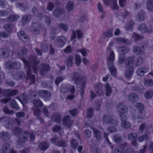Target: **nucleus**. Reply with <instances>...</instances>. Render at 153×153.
<instances>
[{
    "label": "nucleus",
    "mask_w": 153,
    "mask_h": 153,
    "mask_svg": "<svg viewBox=\"0 0 153 153\" xmlns=\"http://www.w3.org/2000/svg\"><path fill=\"white\" fill-rule=\"evenodd\" d=\"M114 42H111L108 45L106 52L110 53V55L108 57V64L109 65L110 72L112 75L115 74L114 60V52L112 50L114 48Z\"/></svg>",
    "instance_id": "obj_1"
},
{
    "label": "nucleus",
    "mask_w": 153,
    "mask_h": 153,
    "mask_svg": "<svg viewBox=\"0 0 153 153\" xmlns=\"http://www.w3.org/2000/svg\"><path fill=\"white\" fill-rule=\"evenodd\" d=\"M60 91L62 93H65L67 91L68 92L69 95L67 97L68 99L72 100L73 99L74 96L73 94L75 90L74 86H70L69 85H64L60 87Z\"/></svg>",
    "instance_id": "obj_2"
},
{
    "label": "nucleus",
    "mask_w": 153,
    "mask_h": 153,
    "mask_svg": "<svg viewBox=\"0 0 153 153\" xmlns=\"http://www.w3.org/2000/svg\"><path fill=\"white\" fill-rule=\"evenodd\" d=\"M113 36V30L109 29L102 33L100 37L99 42L100 43L106 42Z\"/></svg>",
    "instance_id": "obj_3"
},
{
    "label": "nucleus",
    "mask_w": 153,
    "mask_h": 153,
    "mask_svg": "<svg viewBox=\"0 0 153 153\" xmlns=\"http://www.w3.org/2000/svg\"><path fill=\"white\" fill-rule=\"evenodd\" d=\"M79 75L77 73H74V76L72 78V81H74V82L76 84H79L81 85L83 87L85 84L86 81L85 78V77L81 76L79 78Z\"/></svg>",
    "instance_id": "obj_4"
},
{
    "label": "nucleus",
    "mask_w": 153,
    "mask_h": 153,
    "mask_svg": "<svg viewBox=\"0 0 153 153\" xmlns=\"http://www.w3.org/2000/svg\"><path fill=\"white\" fill-rule=\"evenodd\" d=\"M138 29L142 33H151L153 30L151 26H149L148 28H147L146 25L144 23H142L140 24L138 27Z\"/></svg>",
    "instance_id": "obj_5"
},
{
    "label": "nucleus",
    "mask_w": 153,
    "mask_h": 153,
    "mask_svg": "<svg viewBox=\"0 0 153 153\" xmlns=\"http://www.w3.org/2000/svg\"><path fill=\"white\" fill-rule=\"evenodd\" d=\"M117 111L120 114H125L128 110L127 107L123 103L118 105L117 107Z\"/></svg>",
    "instance_id": "obj_6"
},
{
    "label": "nucleus",
    "mask_w": 153,
    "mask_h": 153,
    "mask_svg": "<svg viewBox=\"0 0 153 153\" xmlns=\"http://www.w3.org/2000/svg\"><path fill=\"white\" fill-rule=\"evenodd\" d=\"M145 17V12L143 10H140L136 16V19L138 22H142L144 20Z\"/></svg>",
    "instance_id": "obj_7"
},
{
    "label": "nucleus",
    "mask_w": 153,
    "mask_h": 153,
    "mask_svg": "<svg viewBox=\"0 0 153 153\" xmlns=\"http://www.w3.org/2000/svg\"><path fill=\"white\" fill-rule=\"evenodd\" d=\"M73 33L71 39L72 40L76 38V35L78 39L81 38L83 36V31L82 30H77L76 32L73 31Z\"/></svg>",
    "instance_id": "obj_8"
},
{
    "label": "nucleus",
    "mask_w": 153,
    "mask_h": 153,
    "mask_svg": "<svg viewBox=\"0 0 153 153\" xmlns=\"http://www.w3.org/2000/svg\"><path fill=\"white\" fill-rule=\"evenodd\" d=\"M128 99L132 102H135L139 100L137 94L135 93H131L128 96Z\"/></svg>",
    "instance_id": "obj_9"
},
{
    "label": "nucleus",
    "mask_w": 153,
    "mask_h": 153,
    "mask_svg": "<svg viewBox=\"0 0 153 153\" xmlns=\"http://www.w3.org/2000/svg\"><path fill=\"white\" fill-rule=\"evenodd\" d=\"M148 71V68L146 67H142L137 70V73L140 76H143L145 73Z\"/></svg>",
    "instance_id": "obj_10"
},
{
    "label": "nucleus",
    "mask_w": 153,
    "mask_h": 153,
    "mask_svg": "<svg viewBox=\"0 0 153 153\" xmlns=\"http://www.w3.org/2000/svg\"><path fill=\"white\" fill-rule=\"evenodd\" d=\"M18 36L19 38L24 42H26L29 39L28 36L25 35L24 32L23 31H21L18 32Z\"/></svg>",
    "instance_id": "obj_11"
},
{
    "label": "nucleus",
    "mask_w": 153,
    "mask_h": 153,
    "mask_svg": "<svg viewBox=\"0 0 153 153\" xmlns=\"http://www.w3.org/2000/svg\"><path fill=\"white\" fill-rule=\"evenodd\" d=\"M135 60L134 56H131L126 59L125 66L126 67L133 65L134 62Z\"/></svg>",
    "instance_id": "obj_12"
},
{
    "label": "nucleus",
    "mask_w": 153,
    "mask_h": 153,
    "mask_svg": "<svg viewBox=\"0 0 153 153\" xmlns=\"http://www.w3.org/2000/svg\"><path fill=\"white\" fill-rule=\"evenodd\" d=\"M134 69L133 67H131L126 69L125 72V74L127 78H131L133 74Z\"/></svg>",
    "instance_id": "obj_13"
},
{
    "label": "nucleus",
    "mask_w": 153,
    "mask_h": 153,
    "mask_svg": "<svg viewBox=\"0 0 153 153\" xmlns=\"http://www.w3.org/2000/svg\"><path fill=\"white\" fill-rule=\"evenodd\" d=\"M117 43L129 44L130 43V40L127 39H124L122 37L117 38L116 39Z\"/></svg>",
    "instance_id": "obj_14"
},
{
    "label": "nucleus",
    "mask_w": 153,
    "mask_h": 153,
    "mask_svg": "<svg viewBox=\"0 0 153 153\" xmlns=\"http://www.w3.org/2000/svg\"><path fill=\"white\" fill-rule=\"evenodd\" d=\"M146 6L148 11H153V0H148L146 3Z\"/></svg>",
    "instance_id": "obj_15"
},
{
    "label": "nucleus",
    "mask_w": 153,
    "mask_h": 153,
    "mask_svg": "<svg viewBox=\"0 0 153 153\" xmlns=\"http://www.w3.org/2000/svg\"><path fill=\"white\" fill-rule=\"evenodd\" d=\"M57 41L59 43V46L62 47L65 45L66 42V39L65 37L62 36L58 38Z\"/></svg>",
    "instance_id": "obj_16"
},
{
    "label": "nucleus",
    "mask_w": 153,
    "mask_h": 153,
    "mask_svg": "<svg viewBox=\"0 0 153 153\" xmlns=\"http://www.w3.org/2000/svg\"><path fill=\"white\" fill-rule=\"evenodd\" d=\"M128 50V48L126 46H123L119 47L117 50V51L119 52L123 53H126Z\"/></svg>",
    "instance_id": "obj_17"
},
{
    "label": "nucleus",
    "mask_w": 153,
    "mask_h": 153,
    "mask_svg": "<svg viewBox=\"0 0 153 153\" xmlns=\"http://www.w3.org/2000/svg\"><path fill=\"white\" fill-rule=\"evenodd\" d=\"M133 51L138 55H140L143 54V51L138 46L134 47L133 48Z\"/></svg>",
    "instance_id": "obj_18"
},
{
    "label": "nucleus",
    "mask_w": 153,
    "mask_h": 153,
    "mask_svg": "<svg viewBox=\"0 0 153 153\" xmlns=\"http://www.w3.org/2000/svg\"><path fill=\"white\" fill-rule=\"evenodd\" d=\"M105 94L106 96L109 97L111 94V88L109 86L108 83H107L105 85Z\"/></svg>",
    "instance_id": "obj_19"
},
{
    "label": "nucleus",
    "mask_w": 153,
    "mask_h": 153,
    "mask_svg": "<svg viewBox=\"0 0 153 153\" xmlns=\"http://www.w3.org/2000/svg\"><path fill=\"white\" fill-rule=\"evenodd\" d=\"M63 124L68 126H70V124H72V122L70 120V119L69 116H66L65 117L63 120Z\"/></svg>",
    "instance_id": "obj_20"
},
{
    "label": "nucleus",
    "mask_w": 153,
    "mask_h": 153,
    "mask_svg": "<svg viewBox=\"0 0 153 153\" xmlns=\"http://www.w3.org/2000/svg\"><path fill=\"white\" fill-rule=\"evenodd\" d=\"M134 24V22L133 20L131 21L126 25L125 27L126 29L128 30H132V27Z\"/></svg>",
    "instance_id": "obj_21"
},
{
    "label": "nucleus",
    "mask_w": 153,
    "mask_h": 153,
    "mask_svg": "<svg viewBox=\"0 0 153 153\" xmlns=\"http://www.w3.org/2000/svg\"><path fill=\"white\" fill-rule=\"evenodd\" d=\"M137 116L138 121L140 122L144 119L145 117V114L144 112L140 111L138 114Z\"/></svg>",
    "instance_id": "obj_22"
},
{
    "label": "nucleus",
    "mask_w": 153,
    "mask_h": 153,
    "mask_svg": "<svg viewBox=\"0 0 153 153\" xmlns=\"http://www.w3.org/2000/svg\"><path fill=\"white\" fill-rule=\"evenodd\" d=\"M32 26L33 27V30H34V33L35 34L39 33L40 30L39 25L36 23H34L32 24Z\"/></svg>",
    "instance_id": "obj_23"
},
{
    "label": "nucleus",
    "mask_w": 153,
    "mask_h": 153,
    "mask_svg": "<svg viewBox=\"0 0 153 153\" xmlns=\"http://www.w3.org/2000/svg\"><path fill=\"white\" fill-rule=\"evenodd\" d=\"M137 133L133 132L130 134L128 136V139L131 141L136 140L137 138Z\"/></svg>",
    "instance_id": "obj_24"
},
{
    "label": "nucleus",
    "mask_w": 153,
    "mask_h": 153,
    "mask_svg": "<svg viewBox=\"0 0 153 153\" xmlns=\"http://www.w3.org/2000/svg\"><path fill=\"white\" fill-rule=\"evenodd\" d=\"M144 84L148 86H152L153 85V80L152 79H145L143 80Z\"/></svg>",
    "instance_id": "obj_25"
},
{
    "label": "nucleus",
    "mask_w": 153,
    "mask_h": 153,
    "mask_svg": "<svg viewBox=\"0 0 153 153\" xmlns=\"http://www.w3.org/2000/svg\"><path fill=\"white\" fill-rule=\"evenodd\" d=\"M49 146V144L47 142L43 143L40 144L39 146L40 150L45 151L47 149Z\"/></svg>",
    "instance_id": "obj_26"
},
{
    "label": "nucleus",
    "mask_w": 153,
    "mask_h": 153,
    "mask_svg": "<svg viewBox=\"0 0 153 153\" xmlns=\"http://www.w3.org/2000/svg\"><path fill=\"white\" fill-rule=\"evenodd\" d=\"M100 87L101 85L100 84H97L95 86V90L99 95H101L103 94L102 91Z\"/></svg>",
    "instance_id": "obj_27"
},
{
    "label": "nucleus",
    "mask_w": 153,
    "mask_h": 153,
    "mask_svg": "<svg viewBox=\"0 0 153 153\" xmlns=\"http://www.w3.org/2000/svg\"><path fill=\"white\" fill-rule=\"evenodd\" d=\"M104 1V4L106 5H109V3H110L111 4V8L114 10L115 9V6H114V0H103Z\"/></svg>",
    "instance_id": "obj_28"
},
{
    "label": "nucleus",
    "mask_w": 153,
    "mask_h": 153,
    "mask_svg": "<svg viewBox=\"0 0 153 153\" xmlns=\"http://www.w3.org/2000/svg\"><path fill=\"white\" fill-rule=\"evenodd\" d=\"M148 139V136L147 134H144L139 137L138 138V140L140 142H142L144 140H146Z\"/></svg>",
    "instance_id": "obj_29"
},
{
    "label": "nucleus",
    "mask_w": 153,
    "mask_h": 153,
    "mask_svg": "<svg viewBox=\"0 0 153 153\" xmlns=\"http://www.w3.org/2000/svg\"><path fill=\"white\" fill-rule=\"evenodd\" d=\"M153 95V90H150L146 92L145 94V97L146 98H151Z\"/></svg>",
    "instance_id": "obj_30"
},
{
    "label": "nucleus",
    "mask_w": 153,
    "mask_h": 153,
    "mask_svg": "<svg viewBox=\"0 0 153 153\" xmlns=\"http://www.w3.org/2000/svg\"><path fill=\"white\" fill-rule=\"evenodd\" d=\"M95 136L96 138L98 140H100L101 138V135L100 132L96 129H92Z\"/></svg>",
    "instance_id": "obj_31"
},
{
    "label": "nucleus",
    "mask_w": 153,
    "mask_h": 153,
    "mask_svg": "<svg viewBox=\"0 0 153 153\" xmlns=\"http://www.w3.org/2000/svg\"><path fill=\"white\" fill-rule=\"evenodd\" d=\"M126 58V56L123 54H120L119 57V62L121 64H123L125 61Z\"/></svg>",
    "instance_id": "obj_32"
},
{
    "label": "nucleus",
    "mask_w": 153,
    "mask_h": 153,
    "mask_svg": "<svg viewBox=\"0 0 153 153\" xmlns=\"http://www.w3.org/2000/svg\"><path fill=\"white\" fill-rule=\"evenodd\" d=\"M121 125L123 128L126 129L129 128L131 126L130 123L128 121L122 122Z\"/></svg>",
    "instance_id": "obj_33"
},
{
    "label": "nucleus",
    "mask_w": 153,
    "mask_h": 153,
    "mask_svg": "<svg viewBox=\"0 0 153 153\" xmlns=\"http://www.w3.org/2000/svg\"><path fill=\"white\" fill-rule=\"evenodd\" d=\"M73 59V57L72 56L69 57L68 58L67 61V65L68 67H69L72 66L73 64L72 61Z\"/></svg>",
    "instance_id": "obj_34"
},
{
    "label": "nucleus",
    "mask_w": 153,
    "mask_h": 153,
    "mask_svg": "<svg viewBox=\"0 0 153 153\" xmlns=\"http://www.w3.org/2000/svg\"><path fill=\"white\" fill-rule=\"evenodd\" d=\"M132 38L134 39L135 42L138 41L141 39V36L135 33H133L132 35Z\"/></svg>",
    "instance_id": "obj_35"
},
{
    "label": "nucleus",
    "mask_w": 153,
    "mask_h": 153,
    "mask_svg": "<svg viewBox=\"0 0 153 153\" xmlns=\"http://www.w3.org/2000/svg\"><path fill=\"white\" fill-rule=\"evenodd\" d=\"M19 16L15 15H11L8 19V21L10 22H12L17 20Z\"/></svg>",
    "instance_id": "obj_36"
},
{
    "label": "nucleus",
    "mask_w": 153,
    "mask_h": 153,
    "mask_svg": "<svg viewBox=\"0 0 153 153\" xmlns=\"http://www.w3.org/2000/svg\"><path fill=\"white\" fill-rule=\"evenodd\" d=\"M63 12V11L62 10L59 9L54 10L53 13L55 16H57L62 14Z\"/></svg>",
    "instance_id": "obj_37"
},
{
    "label": "nucleus",
    "mask_w": 153,
    "mask_h": 153,
    "mask_svg": "<svg viewBox=\"0 0 153 153\" xmlns=\"http://www.w3.org/2000/svg\"><path fill=\"white\" fill-rule=\"evenodd\" d=\"M74 6V3L71 2H69L66 5V8L69 10H72Z\"/></svg>",
    "instance_id": "obj_38"
},
{
    "label": "nucleus",
    "mask_w": 153,
    "mask_h": 153,
    "mask_svg": "<svg viewBox=\"0 0 153 153\" xmlns=\"http://www.w3.org/2000/svg\"><path fill=\"white\" fill-rule=\"evenodd\" d=\"M132 90L134 91H135L138 92H142L143 89L141 87L135 86L132 88Z\"/></svg>",
    "instance_id": "obj_39"
},
{
    "label": "nucleus",
    "mask_w": 153,
    "mask_h": 153,
    "mask_svg": "<svg viewBox=\"0 0 153 153\" xmlns=\"http://www.w3.org/2000/svg\"><path fill=\"white\" fill-rule=\"evenodd\" d=\"M143 63V59L141 57L137 58L136 61V64L137 65H140Z\"/></svg>",
    "instance_id": "obj_40"
},
{
    "label": "nucleus",
    "mask_w": 153,
    "mask_h": 153,
    "mask_svg": "<svg viewBox=\"0 0 153 153\" xmlns=\"http://www.w3.org/2000/svg\"><path fill=\"white\" fill-rule=\"evenodd\" d=\"M146 126V123H143L140 126L138 131L139 133H141L143 132Z\"/></svg>",
    "instance_id": "obj_41"
},
{
    "label": "nucleus",
    "mask_w": 153,
    "mask_h": 153,
    "mask_svg": "<svg viewBox=\"0 0 153 153\" xmlns=\"http://www.w3.org/2000/svg\"><path fill=\"white\" fill-rule=\"evenodd\" d=\"M122 142V137L120 135H115V142L120 143Z\"/></svg>",
    "instance_id": "obj_42"
},
{
    "label": "nucleus",
    "mask_w": 153,
    "mask_h": 153,
    "mask_svg": "<svg viewBox=\"0 0 153 153\" xmlns=\"http://www.w3.org/2000/svg\"><path fill=\"white\" fill-rule=\"evenodd\" d=\"M33 104L34 105L38 107L41 106L42 103L40 100H35L34 101Z\"/></svg>",
    "instance_id": "obj_43"
},
{
    "label": "nucleus",
    "mask_w": 153,
    "mask_h": 153,
    "mask_svg": "<svg viewBox=\"0 0 153 153\" xmlns=\"http://www.w3.org/2000/svg\"><path fill=\"white\" fill-rule=\"evenodd\" d=\"M13 26L11 25H6L4 26L5 29L7 31L10 32L12 31Z\"/></svg>",
    "instance_id": "obj_44"
},
{
    "label": "nucleus",
    "mask_w": 153,
    "mask_h": 153,
    "mask_svg": "<svg viewBox=\"0 0 153 153\" xmlns=\"http://www.w3.org/2000/svg\"><path fill=\"white\" fill-rule=\"evenodd\" d=\"M39 95L42 97H47V92L44 90H40L39 92Z\"/></svg>",
    "instance_id": "obj_45"
},
{
    "label": "nucleus",
    "mask_w": 153,
    "mask_h": 153,
    "mask_svg": "<svg viewBox=\"0 0 153 153\" xmlns=\"http://www.w3.org/2000/svg\"><path fill=\"white\" fill-rule=\"evenodd\" d=\"M93 109L92 108H89L88 109L87 114L88 117H90L93 114Z\"/></svg>",
    "instance_id": "obj_46"
},
{
    "label": "nucleus",
    "mask_w": 153,
    "mask_h": 153,
    "mask_svg": "<svg viewBox=\"0 0 153 153\" xmlns=\"http://www.w3.org/2000/svg\"><path fill=\"white\" fill-rule=\"evenodd\" d=\"M120 120L123 122H126L127 119V116L124 114H120Z\"/></svg>",
    "instance_id": "obj_47"
},
{
    "label": "nucleus",
    "mask_w": 153,
    "mask_h": 153,
    "mask_svg": "<svg viewBox=\"0 0 153 153\" xmlns=\"http://www.w3.org/2000/svg\"><path fill=\"white\" fill-rule=\"evenodd\" d=\"M76 63L77 65H79L81 62L80 57L79 55H76L75 56Z\"/></svg>",
    "instance_id": "obj_48"
},
{
    "label": "nucleus",
    "mask_w": 153,
    "mask_h": 153,
    "mask_svg": "<svg viewBox=\"0 0 153 153\" xmlns=\"http://www.w3.org/2000/svg\"><path fill=\"white\" fill-rule=\"evenodd\" d=\"M10 106L12 108H16L17 107L18 105L16 101L15 100L11 101L10 103Z\"/></svg>",
    "instance_id": "obj_49"
},
{
    "label": "nucleus",
    "mask_w": 153,
    "mask_h": 153,
    "mask_svg": "<svg viewBox=\"0 0 153 153\" xmlns=\"http://www.w3.org/2000/svg\"><path fill=\"white\" fill-rule=\"evenodd\" d=\"M137 108L140 110V111L143 110L144 108L143 104L140 102L137 103Z\"/></svg>",
    "instance_id": "obj_50"
},
{
    "label": "nucleus",
    "mask_w": 153,
    "mask_h": 153,
    "mask_svg": "<svg viewBox=\"0 0 153 153\" xmlns=\"http://www.w3.org/2000/svg\"><path fill=\"white\" fill-rule=\"evenodd\" d=\"M91 134V131L89 130H86L84 131L85 136L87 138H89L90 137Z\"/></svg>",
    "instance_id": "obj_51"
},
{
    "label": "nucleus",
    "mask_w": 153,
    "mask_h": 153,
    "mask_svg": "<svg viewBox=\"0 0 153 153\" xmlns=\"http://www.w3.org/2000/svg\"><path fill=\"white\" fill-rule=\"evenodd\" d=\"M77 143L75 139L72 140L71 141V146L74 148H76L77 146Z\"/></svg>",
    "instance_id": "obj_52"
},
{
    "label": "nucleus",
    "mask_w": 153,
    "mask_h": 153,
    "mask_svg": "<svg viewBox=\"0 0 153 153\" xmlns=\"http://www.w3.org/2000/svg\"><path fill=\"white\" fill-rule=\"evenodd\" d=\"M80 52L82 55L83 56H85L88 53V51L86 50L85 48H83L80 51Z\"/></svg>",
    "instance_id": "obj_53"
},
{
    "label": "nucleus",
    "mask_w": 153,
    "mask_h": 153,
    "mask_svg": "<svg viewBox=\"0 0 153 153\" xmlns=\"http://www.w3.org/2000/svg\"><path fill=\"white\" fill-rule=\"evenodd\" d=\"M120 5L122 7H124L126 4V2L125 0H119Z\"/></svg>",
    "instance_id": "obj_54"
},
{
    "label": "nucleus",
    "mask_w": 153,
    "mask_h": 153,
    "mask_svg": "<svg viewBox=\"0 0 153 153\" xmlns=\"http://www.w3.org/2000/svg\"><path fill=\"white\" fill-rule=\"evenodd\" d=\"M63 80V79L61 77H57L55 81V84L57 85L59 83Z\"/></svg>",
    "instance_id": "obj_55"
},
{
    "label": "nucleus",
    "mask_w": 153,
    "mask_h": 153,
    "mask_svg": "<svg viewBox=\"0 0 153 153\" xmlns=\"http://www.w3.org/2000/svg\"><path fill=\"white\" fill-rule=\"evenodd\" d=\"M28 135L27 134H25L24 136V137L23 138H22L19 141L20 142H25L27 140L28 138Z\"/></svg>",
    "instance_id": "obj_56"
},
{
    "label": "nucleus",
    "mask_w": 153,
    "mask_h": 153,
    "mask_svg": "<svg viewBox=\"0 0 153 153\" xmlns=\"http://www.w3.org/2000/svg\"><path fill=\"white\" fill-rule=\"evenodd\" d=\"M97 7L99 11L102 13L103 12V10L102 5L100 3H98Z\"/></svg>",
    "instance_id": "obj_57"
},
{
    "label": "nucleus",
    "mask_w": 153,
    "mask_h": 153,
    "mask_svg": "<svg viewBox=\"0 0 153 153\" xmlns=\"http://www.w3.org/2000/svg\"><path fill=\"white\" fill-rule=\"evenodd\" d=\"M141 6V4L140 3L137 2L134 4V7L135 9L137 10L140 8Z\"/></svg>",
    "instance_id": "obj_58"
},
{
    "label": "nucleus",
    "mask_w": 153,
    "mask_h": 153,
    "mask_svg": "<svg viewBox=\"0 0 153 153\" xmlns=\"http://www.w3.org/2000/svg\"><path fill=\"white\" fill-rule=\"evenodd\" d=\"M0 137L2 139H6L7 137V133H3L0 134Z\"/></svg>",
    "instance_id": "obj_59"
},
{
    "label": "nucleus",
    "mask_w": 153,
    "mask_h": 153,
    "mask_svg": "<svg viewBox=\"0 0 153 153\" xmlns=\"http://www.w3.org/2000/svg\"><path fill=\"white\" fill-rule=\"evenodd\" d=\"M59 27L64 30L66 31L68 29V27L65 25L61 24L60 25Z\"/></svg>",
    "instance_id": "obj_60"
},
{
    "label": "nucleus",
    "mask_w": 153,
    "mask_h": 153,
    "mask_svg": "<svg viewBox=\"0 0 153 153\" xmlns=\"http://www.w3.org/2000/svg\"><path fill=\"white\" fill-rule=\"evenodd\" d=\"M128 146V144L127 143L125 142L124 143H123L122 144H121L120 145V147L121 149H122L123 150L127 146Z\"/></svg>",
    "instance_id": "obj_61"
},
{
    "label": "nucleus",
    "mask_w": 153,
    "mask_h": 153,
    "mask_svg": "<svg viewBox=\"0 0 153 153\" xmlns=\"http://www.w3.org/2000/svg\"><path fill=\"white\" fill-rule=\"evenodd\" d=\"M9 92L10 93V94H9V95L11 96V95H15L16 94L18 93V91L17 90H13L10 91V90H9Z\"/></svg>",
    "instance_id": "obj_62"
},
{
    "label": "nucleus",
    "mask_w": 153,
    "mask_h": 153,
    "mask_svg": "<svg viewBox=\"0 0 153 153\" xmlns=\"http://www.w3.org/2000/svg\"><path fill=\"white\" fill-rule=\"evenodd\" d=\"M54 7L53 4L51 3H49L48 6V9L49 10H51Z\"/></svg>",
    "instance_id": "obj_63"
},
{
    "label": "nucleus",
    "mask_w": 153,
    "mask_h": 153,
    "mask_svg": "<svg viewBox=\"0 0 153 153\" xmlns=\"http://www.w3.org/2000/svg\"><path fill=\"white\" fill-rule=\"evenodd\" d=\"M124 153H134V151L132 149H128L126 150Z\"/></svg>",
    "instance_id": "obj_64"
}]
</instances>
